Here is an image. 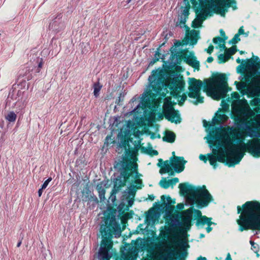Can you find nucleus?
<instances>
[{
  "label": "nucleus",
  "mask_w": 260,
  "mask_h": 260,
  "mask_svg": "<svg viewBox=\"0 0 260 260\" xmlns=\"http://www.w3.org/2000/svg\"><path fill=\"white\" fill-rule=\"evenodd\" d=\"M149 81L152 89L156 94H160L163 87L168 88L170 94L175 98H180L178 102L180 106H182L187 100L186 93L181 95V92L184 90L185 82L182 76L169 77L165 79L161 74V71L153 70L152 74L149 77Z\"/></svg>",
  "instance_id": "f257e3e1"
},
{
  "label": "nucleus",
  "mask_w": 260,
  "mask_h": 260,
  "mask_svg": "<svg viewBox=\"0 0 260 260\" xmlns=\"http://www.w3.org/2000/svg\"><path fill=\"white\" fill-rule=\"evenodd\" d=\"M189 92L187 95L190 98H195L203 86V83L201 80L194 78H189ZM204 82L205 90L214 87V93L217 99H224L228 91L232 89L228 86V78L224 73H214L212 74V78L205 79Z\"/></svg>",
  "instance_id": "f03ea898"
},
{
  "label": "nucleus",
  "mask_w": 260,
  "mask_h": 260,
  "mask_svg": "<svg viewBox=\"0 0 260 260\" xmlns=\"http://www.w3.org/2000/svg\"><path fill=\"white\" fill-rule=\"evenodd\" d=\"M237 219L238 231H260V202L254 200L247 201L242 206H237Z\"/></svg>",
  "instance_id": "7ed1b4c3"
},
{
  "label": "nucleus",
  "mask_w": 260,
  "mask_h": 260,
  "mask_svg": "<svg viewBox=\"0 0 260 260\" xmlns=\"http://www.w3.org/2000/svg\"><path fill=\"white\" fill-rule=\"evenodd\" d=\"M185 6L183 11V16H181L179 25L181 27H189L185 25L187 19L189 15L190 5L189 0H183ZM198 6L202 9L206 7L211 9L214 13L219 14L222 17H225V13L228 11V9L232 7L233 10L237 9V2L236 0H197Z\"/></svg>",
  "instance_id": "20e7f679"
},
{
  "label": "nucleus",
  "mask_w": 260,
  "mask_h": 260,
  "mask_svg": "<svg viewBox=\"0 0 260 260\" xmlns=\"http://www.w3.org/2000/svg\"><path fill=\"white\" fill-rule=\"evenodd\" d=\"M104 225L100 228V232L102 236L99 254L100 260H110L111 256L109 251L112 248L113 242L111 240L113 234L116 229L119 227L114 215L108 213L104 219Z\"/></svg>",
  "instance_id": "39448f33"
},
{
  "label": "nucleus",
  "mask_w": 260,
  "mask_h": 260,
  "mask_svg": "<svg viewBox=\"0 0 260 260\" xmlns=\"http://www.w3.org/2000/svg\"><path fill=\"white\" fill-rule=\"evenodd\" d=\"M180 193L182 195L189 194V199L192 204L196 205L198 209L208 206L213 200V197L206 189V186L196 187L188 183H182L179 185Z\"/></svg>",
  "instance_id": "423d86ee"
},
{
  "label": "nucleus",
  "mask_w": 260,
  "mask_h": 260,
  "mask_svg": "<svg viewBox=\"0 0 260 260\" xmlns=\"http://www.w3.org/2000/svg\"><path fill=\"white\" fill-rule=\"evenodd\" d=\"M227 145L229 147V154L232 156L229 157L227 154L218 153L216 150H213V155L215 156L217 161L224 164L229 167L235 166L238 164L244 155V152L242 151V146L240 143L239 145H233L230 146V141L225 139L222 143V146Z\"/></svg>",
  "instance_id": "0eeeda50"
},
{
  "label": "nucleus",
  "mask_w": 260,
  "mask_h": 260,
  "mask_svg": "<svg viewBox=\"0 0 260 260\" xmlns=\"http://www.w3.org/2000/svg\"><path fill=\"white\" fill-rule=\"evenodd\" d=\"M137 168V164L135 162H132L129 159L123 160L121 164V168L120 169V175L113 181L112 194H116L122 187L125 186L126 183L129 181L130 177H133L134 173L136 174V176L141 175L138 172Z\"/></svg>",
  "instance_id": "6e6552de"
},
{
  "label": "nucleus",
  "mask_w": 260,
  "mask_h": 260,
  "mask_svg": "<svg viewBox=\"0 0 260 260\" xmlns=\"http://www.w3.org/2000/svg\"><path fill=\"white\" fill-rule=\"evenodd\" d=\"M187 161L184 160L182 156H174V160L170 162L169 160L163 161L161 158L158 159L157 166L160 168V173L162 174L168 173L170 175L174 174V172L172 171V167L177 173H180L183 171L185 168V164Z\"/></svg>",
  "instance_id": "1a4fd4ad"
},
{
  "label": "nucleus",
  "mask_w": 260,
  "mask_h": 260,
  "mask_svg": "<svg viewBox=\"0 0 260 260\" xmlns=\"http://www.w3.org/2000/svg\"><path fill=\"white\" fill-rule=\"evenodd\" d=\"M244 138H234V141L242 143V151L249 153L254 157H260V139L256 138L249 141L248 143H243Z\"/></svg>",
  "instance_id": "9d476101"
},
{
  "label": "nucleus",
  "mask_w": 260,
  "mask_h": 260,
  "mask_svg": "<svg viewBox=\"0 0 260 260\" xmlns=\"http://www.w3.org/2000/svg\"><path fill=\"white\" fill-rule=\"evenodd\" d=\"M188 51L187 49L181 50L180 52H174L171 51V56L172 58L176 57L178 62H180L182 59L190 66L194 69L199 70L200 69V62L197 60V58L194 55L189 56L187 55Z\"/></svg>",
  "instance_id": "9b49d317"
},
{
  "label": "nucleus",
  "mask_w": 260,
  "mask_h": 260,
  "mask_svg": "<svg viewBox=\"0 0 260 260\" xmlns=\"http://www.w3.org/2000/svg\"><path fill=\"white\" fill-rule=\"evenodd\" d=\"M165 117L169 121L175 123L181 122V117L178 110H175L171 103H165L164 106Z\"/></svg>",
  "instance_id": "f8f14e48"
},
{
  "label": "nucleus",
  "mask_w": 260,
  "mask_h": 260,
  "mask_svg": "<svg viewBox=\"0 0 260 260\" xmlns=\"http://www.w3.org/2000/svg\"><path fill=\"white\" fill-rule=\"evenodd\" d=\"M190 2L196 14V18L192 22L191 27L194 28H198L206 19L207 14L205 13L204 9L200 8L197 0H190Z\"/></svg>",
  "instance_id": "ddd939ff"
},
{
  "label": "nucleus",
  "mask_w": 260,
  "mask_h": 260,
  "mask_svg": "<svg viewBox=\"0 0 260 260\" xmlns=\"http://www.w3.org/2000/svg\"><path fill=\"white\" fill-rule=\"evenodd\" d=\"M236 121H237V124L238 125H246L245 131V135L252 137V134H259L258 131L260 132V124L256 122L255 119H251L245 122L244 119L238 118Z\"/></svg>",
  "instance_id": "4468645a"
},
{
  "label": "nucleus",
  "mask_w": 260,
  "mask_h": 260,
  "mask_svg": "<svg viewBox=\"0 0 260 260\" xmlns=\"http://www.w3.org/2000/svg\"><path fill=\"white\" fill-rule=\"evenodd\" d=\"M193 210V207H190L183 212L181 226L185 231L190 230L192 225V220H193V214H194Z\"/></svg>",
  "instance_id": "2eb2a0df"
},
{
  "label": "nucleus",
  "mask_w": 260,
  "mask_h": 260,
  "mask_svg": "<svg viewBox=\"0 0 260 260\" xmlns=\"http://www.w3.org/2000/svg\"><path fill=\"white\" fill-rule=\"evenodd\" d=\"M193 211H194L193 220H196V224L197 226L208 224L211 221L212 218L202 215L200 210L193 208Z\"/></svg>",
  "instance_id": "dca6fc26"
},
{
  "label": "nucleus",
  "mask_w": 260,
  "mask_h": 260,
  "mask_svg": "<svg viewBox=\"0 0 260 260\" xmlns=\"http://www.w3.org/2000/svg\"><path fill=\"white\" fill-rule=\"evenodd\" d=\"M199 38V31L196 30H192L190 38H186L182 41H176V42L174 43V45L176 47H179L187 45L189 43V41L190 44L192 45H193L197 43Z\"/></svg>",
  "instance_id": "f3484780"
},
{
  "label": "nucleus",
  "mask_w": 260,
  "mask_h": 260,
  "mask_svg": "<svg viewBox=\"0 0 260 260\" xmlns=\"http://www.w3.org/2000/svg\"><path fill=\"white\" fill-rule=\"evenodd\" d=\"M82 202H92L95 204L99 203L98 198L90 191L89 187H85L82 191Z\"/></svg>",
  "instance_id": "a211bd4d"
},
{
  "label": "nucleus",
  "mask_w": 260,
  "mask_h": 260,
  "mask_svg": "<svg viewBox=\"0 0 260 260\" xmlns=\"http://www.w3.org/2000/svg\"><path fill=\"white\" fill-rule=\"evenodd\" d=\"M161 200L162 202L161 206H163V209H165V211L169 213L174 211L173 205L175 204V200H172L170 196L166 197L165 195H162L161 196Z\"/></svg>",
  "instance_id": "6ab92c4d"
},
{
  "label": "nucleus",
  "mask_w": 260,
  "mask_h": 260,
  "mask_svg": "<svg viewBox=\"0 0 260 260\" xmlns=\"http://www.w3.org/2000/svg\"><path fill=\"white\" fill-rule=\"evenodd\" d=\"M223 109H219L215 113V117L213 118V123L216 125L220 124L222 122H225L228 119V117L225 114V110Z\"/></svg>",
  "instance_id": "aec40b11"
},
{
  "label": "nucleus",
  "mask_w": 260,
  "mask_h": 260,
  "mask_svg": "<svg viewBox=\"0 0 260 260\" xmlns=\"http://www.w3.org/2000/svg\"><path fill=\"white\" fill-rule=\"evenodd\" d=\"M253 57H255L254 59L252 58L247 59L246 61L241 60L240 58H238L236 59V62L238 63H241L243 66H245L246 67L255 66V67L260 68V62L258 61V57L253 55Z\"/></svg>",
  "instance_id": "412c9836"
},
{
  "label": "nucleus",
  "mask_w": 260,
  "mask_h": 260,
  "mask_svg": "<svg viewBox=\"0 0 260 260\" xmlns=\"http://www.w3.org/2000/svg\"><path fill=\"white\" fill-rule=\"evenodd\" d=\"M176 139L175 134L171 131H166L165 133V136L162 138L164 141L172 143L175 142Z\"/></svg>",
  "instance_id": "4be33fe9"
},
{
  "label": "nucleus",
  "mask_w": 260,
  "mask_h": 260,
  "mask_svg": "<svg viewBox=\"0 0 260 260\" xmlns=\"http://www.w3.org/2000/svg\"><path fill=\"white\" fill-rule=\"evenodd\" d=\"M187 253L185 250H184V251L181 253H178L177 252L173 251V252L171 253L169 257L170 259H173V257L171 256V255H173L175 256V260H185V257L187 256Z\"/></svg>",
  "instance_id": "5701e85b"
},
{
  "label": "nucleus",
  "mask_w": 260,
  "mask_h": 260,
  "mask_svg": "<svg viewBox=\"0 0 260 260\" xmlns=\"http://www.w3.org/2000/svg\"><path fill=\"white\" fill-rule=\"evenodd\" d=\"M220 35L222 37L217 36L213 39V42L214 44H217L218 42L225 41L228 39V37L226 36L225 33L222 29L220 30Z\"/></svg>",
  "instance_id": "b1692460"
},
{
  "label": "nucleus",
  "mask_w": 260,
  "mask_h": 260,
  "mask_svg": "<svg viewBox=\"0 0 260 260\" xmlns=\"http://www.w3.org/2000/svg\"><path fill=\"white\" fill-rule=\"evenodd\" d=\"M135 183L136 184L137 186H134L135 188L134 190H131L130 191V194H134L135 193L136 189H141L143 186L142 180L141 179L137 178L135 180Z\"/></svg>",
  "instance_id": "393cba45"
},
{
  "label": "nucleus",
  "mask_w": 260,
  "mask_h": 260,
  "mask_svg": "<svg viewBox=\"0 0 260 260\" xmlns=\"http://www.w3.org/2000/svg\"><path fill=\"white\" fill-rule=\"evenodd\" d=\"M208 159L209 161L210 164L213 166L214 169H216L217 164V159L215 157V156H214L213 154H208Z\"/></svg>",
  "instance_id": "a878e982"
},
{
  "label": "nucleus",
  "mask_w": 260,
  "mask_h": 260,
  "mask_svg": "<svg viewBox=\"0 0 260 260\" xmlns=\"http://www.w3.org/2000/svg\"><path fill=\"white\" fill-rule=\"evenodd\" d=\"M141 104L143 109L148 107L150 105V98L148 96V95L142 98Z\"/></svg>",
  "instance_id": "bb28decb"
},
{
  "label": "nucleus",
  "mask_w": 260,
  "mask_h": 260,
  "mask_svg": "<svg viewBox=\"0 0 260 260\" xmlns=\"http://www.w3.org/2000/svg\"><path fill=\"white\" fill-rule=\"evenodd\" d=\"M93 94L97 98L99 96V92L102 87V85L99 83L96 82L93 84Z\"/></svg>",
  "instance_id": "cd10ccee"
},
{
  "label": "nucleus",
  "mask_w": 260,
  "mask_h": 260,
  "mask_svg": "<svg viewBox=\"0 0 260 260\" xmlns=\"http://www.w3.org/2000/svg\"><path fill=\"white\" fill-rule=\"evenodd\" d=\"M237 51V46L234 45L230 48H227L225 50V53L230 58L231 56L235 54Z\"/></svg>",
  "instance_id": "c85d7f7f"
},
{
  "label": "nucleus",
  "mask_w": 260,
  "mask_h": 260,
  "mask_svg": "<svg viewBox=\"0 0 260 260\" xmlns=\"http://www.w3.org/2000/svg\"><path fill=\"white\" fill-rule=\"evenodd\" d=\"M17 118V115L14 112H10L6 116V119L9 122H14Z\"/></svg>",
  "instance_id": "c756f323"
},
{
  "label": "nucleus",
  "mask_w": 260,
  "mask_h": 260,
  "mask_svg": "<svg viewBox=\"0 0 260 260\" xmlns=\"http://www.w3.org/2000/svg\"><path fill=\"white\" fill-rule=\"evenodd\" d=\"M160 186L165 189H167L170 186L169 180H167L166 178H163L159 182Z\"/></svg>",
  "instance_id": "7c9ffc66"
},
{
  "label": "nucleus",
  "mask_w": 260,
  "mask_h": 260,
  "mask_svg": "<svg viewBox=\"0 0 260 260\" xmlns=\"http://www.w3.org/2000/svg\"><path fill=\"white\" fill-rule=\"evenodd\" d=\"M218 59L219 60L218 63H222L225 62L230 59V58L225 53V54H221L219 55L218 56Z\"/></svg>",
  "instance_id": "2f4dec72"
},
{
  "label": "nucleus",
  "mask_w": 260,
  "mask_h": 260,
  "mask_svg": "<svg viewBox=\"0 0 260 260\" xmlns=\"http://www.w3.org/2000/svg\"><path fill=\"white\" fill-rule=\"evenodd\" d=\"M159 50H159V48L157 49V51H156V53L154 55V57L153 58L152 60L151 61L150 63L153 64L159 60L160 57L161 55V53L159 52Z\"/></svg>",
  "instance_id": "473e14b6"
},
{
  "label": "nucleus",
  "mask_w": 260,
  "mask_h": 260,
  "mask_svg": "<svg viewBox=\"0 0 260 260\" xmlns=\"http://www.w3.org/2000/svg\"><path fill=\"white\" fill-rule=\"evenodd\" d=\"M194 99H197L196 101L194 102L196 105L198 103H203L204 102V98L200 95V92H199L198 95Z\"/></svg>",
  "instance_id": "72a5a7b5"
},
{
  "label": "nucleus",
  "mask_w": 260,
  "mask_h": 260,
  "mask_svg": "<svg viewBox=\"0 0 260 260\" xmlns=\"http://www.w3.org/2000/svg\"><path fill=\"white\" fill-rule=\"evenodd\" d=\"M240 41V39L239 38V36L238 35L236 34L233 37V38L229 41V43L233 44H235Z\"/></svg>",
  "instance_id": "f704fd0d"
},
{
  "label": "nucleus",
  "mask_w": 260,
  "mask_h": 260,
  "mask_svg": "<svg viewBox=\"0 0 260 260\" xmlns=\"http://www.w3.org/2000/svg\"><path fill=\"white\" fill-rule=\"evenodd\" d=\"M124 94L123 93L121 92L119 94V96H118V99L117 100L116 103L119 105H122L121 102H122L123 101Z\"/></svg>",
  "instance_id": "c9c22d12"
},
{
  "label": "nucleus",
  "mask_w": 260,
  "mask_h": 260,
  "mask_svg": "<svg viewBox=\"0 0 260 260\" xmlns=\"http://www.w3.org/2000/svg\"><path fill=\"white\" fill-rule=\"evenodd\" d=\"M96 190L98 193L106 191V189L103 187L102 183L98 184L96 185Z\"/></svg>",
  "instance_id": "e433bc0d"
},
{
  "label": "nucleus",
  "mask_w": 260,
  "mask_h": 260,
  "mask_svg": "<svg viewBox=\"0 0 260 260\" xmlns=\"http://www.w3.org/2000/svg\"><path fill=\"white\" fill-rule=\"evenodd\" d=\"M170 185L173 186L179 182V179L177 177L169 180Z\"/></svg>",
  "instance_id": "4c0bfd02"
},
{
  "label": "nucleus",
  "mask_w": 260,
  "mask_h": 260,
  "mask_svg": "<svg viewBox=\"0 0 260 260\" xmlns=\"http://www.w3.org/2000/svg\"><path fill=\"white\" fill-rule=\"evenodd\" d=\"M52 180V178L51 177H49V178H48L44 183L43 184H42V189H45L49 183Z\"/></svg>",
  "instance_id": "58836bf2"
},
{
  "label": "nucleus",
  "mask_w": 260,
  "mask_h": 260,
  "mask_svg": "<svg viewBox=\"0 0 260 260\" xmlns=\"http://www.w3.org/2000/svg\"><path fill=\"white\" fill-rule=\"evenodd\" d=\"M147 154L150 155L151 156L157 155L158 154V152L156 150H153L151 148L148 152H147Z\"/></svg>",
  "instance_id": "ea45409f"
},
{
  "label": "nucleus",
  "mask_w": 260,
  "mask_h": 260,
  "mask_svg": "<svg viewBox=\"0 0 260 260\" xmlns=\"http://www.w3.org/2000/svg\"><path fill=\"white\" fill-rule=\"evenodd\" d=\"M154 212V211L153 208H151L150 209H149V210L148 211V215H147L146 217L147 218H152L153 217Z\"/></svg>",
  "instance_id": "a19ab883"
},
{
  "label": "nucleus",
  "mask_w": 260,
  "mask_h": 260,
  "mask_svg": "<svg viewBox=\"0 0 260 260\" xmlns=\"http://www.w3.org/2000/svg\"><path fill=\"white\" fill-rule=\"evenodd\" d=\"M105 193L106 191L99 193V196L101 202L105 200Z\"/></svg>",
  "instance_id": "79ce46f5"
},
{
  "label": "nucleus",
  "mask_w": 260,
  "mask_h": 260,
  "mask_svg": "<svg viewBox=\"0 0 260 260\" xmlns=\"http://www.w3.org/2000/svg\"><path fill=\"white\" fill-rule=\"evenodd\" d=\"M213 50L214 46L212 44H210L208 48L206 49V51L208 54H211L213 52Z\"/></svg>",
  "instance_id": "37998d69"
},
{
  "label": "nucleus",
  "mask_w": 260,
  "mask_h": 260,
  "mask_svg": "<svg viewBox=\"0 0 260 260\" xmlns=\"http://www.w3.org/2000/svg\"><path fill=\"white\" fill-rule=\"evenodd\" d=\"M218 43H219L218 46H219V47L220 48H222L223 49H224L225 51L227 49V48L226 47V46L225 45V41L218 42Z\"/></svg>",
  "instance_id": "c03bdc74"
},
{
  "label": "nucleus",
  "mask_w": 260,
  "mask_h": 260,
  "mask_svg": "<svg viewBox=\"0 0 260 260\" xmlns=\"http://www.w3.org/2000/svg\"><path fill=\"white\" fill-rule=\"evenodd\" d=\"M212 224H215L214 222L211 221L210 224L209 223L207 224L208 226L207 228H206V231L208 233H210L212 230V228L211 227V225Z\"/></svg>",
  "instance_id": "a18cd8bd"
},
{
  "label": "nucleus",
  "mask_w": 260,
  "mask_h": 260,
  "mask_svg": "<svg viewBox=\"0 0 260 260\" xmlns=\"http://www.w3.org/2000/svg\"><path fill=\"white\" fill-rule=\"evenodd\" d=\"M204 126L205 127L210 128L212 126V124L210 122H207L206 120H204L203 121Z\"/></svg>",
  "instance_id": "49530a36"
},
{
  "label": "nucleus",
  "mask_w": 260,
  "mask_h": 260,
  "mask_svg": "<svg viewBox=\"0 0 260 260\" xmlns=\"http://www.w3.org/2000/svg\"><path fill=\"white\" fill-rule=\"evenodd\" d=\"M126 153L127 155L129 156L132 158H133V155L134 153V151L131 150L129 149H127L126 150Z\"/></svg>",
  "instance_id": "de8ad7c7"
},
{
  "label": "nucleus",
  "mask_w": 260,
  "mask_h": 260,
  "mask_svg": "<svg viewBox=\"0 0 260 260\" xmlns=\"http://www.w3.org/2000/svg\"><path fill=\"white\" fill-rule=\"evenodd\" d=\"M244 34V30L243 28V26H242L239 29L238 32L236 34L238 35L239 36H240V35H243Z\"/></svg>",
  "instance_id": "09e8293b"
},
{
  "label": "nucleus",
  "mask_w": 260,
  "mask_h": 260,
  "mask_svg": "<svg viewBox=\"0 0 260 260\" xmlns=\"http://www.w3.org/2000/svg\"><path fill=\"white\" fill-rule=\"evenodd\" d=\"M199 158L201 160H203L205 162H206L207 160L208 159V157H207L206 155L203 154H201L199 156Z\"/></svg>",
  "instance_id": "8fccbe9b"
},
{
  "label": "nucleus",
  "mask_w": 260,
  "mask_h": 260,
  "mask_svg": "<svg viewBox=\"0 0 260 260\" xmlns=\"http://www.w3.org/2000/svg\"><path fill=\"white\" fill-rule=\"evenodd\" d=\"M40 60V62L38 64V70L37 71L38 72H40V69L42 68L43 64V58H41Z\"/></svg>",
  "instance_id": "3c124183"
},
{
  "label": "nucleus",
  "mask_w": 260,
  "mask_h": 260,
  "mask_svg": "<svg viewBox=\"0 0 260 260\" xmlns=\"http://www.w3.org/2000/svg\"><path fill=\"white\" fill-rule=\"evenodd\" d=\"M176 207L179 210H182L184 208V205L182 203L178 204Z\"/></svg>",
  "instance_id": "603ef678"
},
{
  "label": "nucleus",
  "mask_w": 260,
  "mask_h": 260,
  "mask_svg": "<svg viewBox=\"0 0 260 260\" xmlns=\"http://www.w3.org/2000/svg\"><path fill=\"white\" fill-rule=\"evenodd\" d=\"M132 214H133V211H132L129 213H126V215H125V216L128 219H130V218H132Z\"/></svg>",
  "instance_id": "864d4df0"
},
{
  "label": "nucleus",
  "mask_w": 260,
  "mask_h": 260,
  "mask_svg": "<svg viewBox=\"0 0 260 260\" xmlns=\"http://www.w3.org/2000/svg\"><path fill=\"white\" fill-rule=\"evenodd\" d=\"M141 150L142 152H144L147 154V152H148V150L145 147H141Z\"/></svg>",
  "instance_id": "5fc2aeb1"
},
{
  "label": "nucleus",
  "mask_w": 260,
  "mask_h": 260,
  "mask_svg": "<svg viewBox=\"0 0 260 260\" xmlns=\"http://www.w3.org/2000/svg\"><path fill=\"white\" fill-rule=\"evenodd\" d=\"M214 60V58L212 56L208 57L207 59V62L208 63H211Z\"/></svg>",
  "instance_id": "6e6d98bb"
},
{
  "label": "nucleus",
  "mask_w": 260,
  "mask_h": 260,
  "mask_svg": "<svg viewBox=\"0 0 260 260\" xmlns=\"http://www.w3.org/2000/svg\"><path fill=\"white\" fill-rule=\"evenodd\" d=\"M149 134L151 135L150 136V138L151 139H154L156 138V136H155V134L153 133V132H149Z\"/></svg>",
  "instance_id": "4d7b16f0"
},
{
  "label": "nucleus",
  "mask_w": 260,
  "mask_h": 260,
  "mask_svg": "<svg viewBox=\"0 0 260 260\" xmlns=\"http://www.w3.org/2000/svg\"><path fill=\"white\" fill-rule=\"evenodd\" d=\"M43 189H42V187H41L40 189H39V190H38L39 197H40L42 196Z\"/></svg>",
  "instance_id": "13d9d810"
},
{
  "label": "nucleus",
  "mask_w": 260,
  "mask_h": 260,
  "mask_svg": "<svg viewBox=\"0 0 260 260\" xmlns=\"http://www.w3.org/2000/svg\"><path fill=\"white\" fill-rule=\"evenodd\" d=\"M155 197L153 194L148 195V199L150 201H153Z\"/></svg>",
  "instance_id": "bf43d9fd"
},
{
  "label": "nucleus",
  "mask_w": 260,
  "mask_h": 260,
  "mask_svg": "<svg viewBox=\"0 0 260 260\" xmlns=\"http://www.w3.org/2000/svg\"><path fill=\"white\" fill-rule=\"evenodd\" d=\"M225 260H232V258L231 257V255L230 253H228L226 257L225 258Z\"/></svg>",
  "instance_id": "052dcab7"
},
{
  "label": "nucleus",
  "mask_w": 260,
  "mask_h": 260,
  "mask_svg": "<svg viewBox=\"0 0 260 260\" xmlns=\"http://www.w3.org/2000/svg\"><path fill=\"white\" fill-rule=\"evenodd\" d=\"M167 236H168L167 234H166V233H164V234H163V237H162V240H165V239L167 238Z\"/></svg>",
  "instance_id": "680f3d73"
},
{
  "label": "nucleus",
  "mask_w": 260,
  "mask_h": 260,
  "mask_svg": "<svg viewBox=\"0 0 260 260\" xmlns=\"http://www.w3.org/2000/svg\"><path fill=\"white\" fill-rule=\"evenodd\" d=\"M55 22H53L52 23H50V24H49V29H53V23H54Z\"/></svg>",
  "instance_id": "e2e57ef3"
},
{
  "label": "nucleus",
  "mask_w": 260,
  "mask_h": 260,
  "mask_svg": "<svg viewBox=\"0 0 260 260\" xmlns=\"http://www.w3.org/2000/svg\"><path fill=\"white\" fill-rule=\"evenodd\" d=\"M21 243H22L21 240V241H19V242H18L17 244V247H20V245H21Z\"/></svg>",
  "instance_id": "0e129e2a"
},
{
  "label": "nucleus",
  "mask_w": 260,
  "mask_h": 260,
  "mask_svg": "<svg viewBox=\"0 0 260 260\" xmlns=\"http://www.w3.org/2000/svg\"><path fill=\"white\" fill-rule=\"evenodd\" d=\"M239 51V53H240V54H244V53H245V51H244L240 50V51Z\"/></svg>",
  "instance_id": "69168bd1"
},
{
  "label": "nucleus",
  "mask_w": 260,
  "mask_h": 260,
  "mask_svg": "<svg viewBox=\"0 0 260 260\" xmlns=\"http://www.w3.org/2000/svg\"><path fill=\"white\" fill-rule=\"evenodd\" d=\"M31 79V75H30L29 76H28V77L27 78V80H29Z\"/></svg>",
  "instance_id": "338daca9"
},
{
  "label": "nucleus",
  "mask_w": 260,
  "mask_h": 260,
  "mask_svg": "<svg viewBox=\"0 0 260 260\" xmlns=\"http://www.w3.org/2000/svg\"><path fill=\"white\" fill-rule=\"evenodd\" d=\"M165 45V43H163L162 44H161L158 48H159V50H160V48L161 47H162V46H164Z\"/></svg>",
  "instance_id": "774afa93"
}]
</instances>
